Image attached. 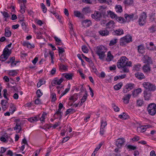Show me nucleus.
I'll use <instances>...</instances> for the list:
<instances>
[{
    "label": "nucleus",
    "mask_w": 156,
    "mask_h": 156,
    "mask_svg": "<svg viewBox=\"0 0 156 156\" xmlns=\"http://www.w3.org/2000/svg\"><path fill=\"white\" fill-rule=\"evenodd\" d=\"M132 41V37L130 35L128 34L120 38L119 40V44L120 46H125L127 44Z\"/></svg>",
    "instance_id": "1"
},
{
    "label": "nucleus",
    "mask_w": 156,
    "mask_h": 156,
    "mask_svg": "<svg viewBox=\"0 0 156 156\" xmlns=\"http://www.w3.org/2000/svg\"><path fill=\"white\" fill-rule=\"evenodd\" d=\"M142 85L145 90L150 92H154L156 90V86L151 83L149 82H144Z\"/></svg>",
    "instance_id": "2"
},
{
    "label": "nucleus",
    "mask_w": 156,
    "mask_h": 156,
    "mask_svg": "<svg viewBox=\"0 0 156 156\" xmlns=\"http://www.w3.org/2000/svg\"><path fill=\"white\" fill-rule=\"evenodd\" d=\"M147 110L149 115H154L156 113V104L154 103L150 104L147 106Z\"/></svg>",
    "instance_id": "3"
},
{
    "label": "nucleus",
    "mask_w": 156,
    "mask_h": 156,
    "mask_svg": "<svg viewBox=\"0 0 156 156\" xmlns=\"http://www.w3.org/2000/svg\"><path fill=\"white\" fill-rule=\"evenodd\" d=\"M127 60H128L125 56L121 57L117 62V66L119 69L122 68L126 66Z\"/></svg>",
    "instance_id": "4"
},
{
    "label": "nucleus",
    "mask_w": 156,
    "mask_h": 156,
    "mask_svg": "<svg viewBox=\"0 0 156 156\" xmlns=\"http://www.w3.org/2000/svg\"><path fill=\"white\" fill-rule=\"evenodd\" d=\"M11 52L8 48H5L3 51V53L0 56V60L2 62H4L7 59Z\"/></svg>",
    "instance_id": "5"
},
{
    "label": "nucleus",
    "mask_w": 156,
    "mask_h": 156,
    "mask_svg": "<svg viewBox=\"0 0 156 156\" xmlns=\"http://www.w3.org/2000/svg\"><path fill=\"white\" fill-rule=\"evenodd\" d=\"M147 17L146 13L144 12H143L140 15L138 20L140 26H141L144 25L146 23V19Z\"/></svg>",
    "instance_id": "6"
},
{
    "label": "nucleus",
    "mask_w": 156,
    "mask_h": 156,
    "mask_svg": "<svg viewBox=\"0 0 156 156\" xmlns=\"http://www.w3.org/2000/svg\"><path fill=\"white\" fill-rule=\"evenodd\" d=\"M80 21L81 22L82 26L84 28L89 27L92 25V22L89 20H80Z\"/></svg>",
    "instance_id": "7"
},
{
    "label": "nucleus",
    "mask_w": 156,
    "mask_h": 156,
    "mask_svg": "<svg viewBox=\"0 0 156 156\" xmlns=\"http://www.w3.org/2000/svg\"><path fill=\"white\" fill-rule=\"evenodd\" d=\"M125 142V140L124 138H119L116 141L115 145L119 149L121 148L123 145V144Z\"/></svg>",
    "instance_id": "8"
},
{
    "label": "nucleus",
    "mask_w": 156,
    "mask_h": 156,
    "mask_svg": "<svg viewBox=\"0 0 156 156\" xmlns=\"http://www.w3.org/2000/svg\"><path fill=\"white\" fill-rule=\"evenodd\" d=\"M98 32L99 35L102 37L107 36L110 34L109 31L106 27L100 30Z\"/></svg>",
    "instance_id": "9"
},
{
    "label": "nucleus",
    "mask_w": 156,
    "mask_h": 156,
    "mask_svg": "<svg viewBox=\"0 0 156 156\" xmlns=\"http://www.w3.org/2000/svg\"><path fill=\"white\" fill-rule=\"evenodd\" d=\"M91 16L93 19L97 21H99L102 17L99 12L98 11H95L94 14H91Z\"/></svg>",
    "instance_id": "10"
},
{
    "label": "nucleus",
    "mask_w": 156,
    "mask_h": 156,
    "mask_svg": "<svg viewBox=\"0 0 156 156\" xmlns=\"http://www.w3.org/2000/svg\"><path fill=\"white\" fill-rule=\"evenodd\" d=\"M107 124L106 121L102 120L101 121V129L100 133L101 135H103L105 131V127L107 126Z\"/></svg>",
    "instance_id": "11"
},
{
    "label": "nucleus",
    "mask_w": 156,
    "mask_h": 156,
    "mask_svg": "<svg viewBox=\"0 0 156 156\" xmlns=\"http://www.w3.org/2000/svg\"><path fill=\"white\" fill-rule=\"evenodd\" d=\"M123 34V30L121 28H119L114 30L112 33V34L113 35L117 36H120Z\"/></svg>",
    "instance_id": "12"
},
{
    "label": "nucleus",
    "mask_w": 156,
    "mask_h": 156,
    "mask_svg": "<svg viewBox=\"0 0 156 156\" xmlns=\"http://www.w3.org/2000/svg\"><path fill=\"white\" fill-rule=\"evenodd\" d=\"M147 48L151 51H156V46L154 45V43L152 42H150L149 46H147Z\"/></svg>",
    "instance_id": "13"
},
{
    "label": "nucleus",
    "mask_w": 156,
    "mask_h": 156,
    "mask_svg": "<svg viewBox=\"0 0 156 156\" xmlns=\"http://www.w3.org/2000/svg\"><path fill=\"white\" fill-rule=\"evenodd\" d=\"M142 89L139 88L137 89L134 90L132 91V95L133 97H135L137 96L139 93L142 92Z\"/></svg>",
    "instance_id": "14"
},
{
    "label": "nucleus",
    "mask_w": 156,
    "mask_h": 156,
    "mask_svg": "<svg viewBox=\"0 0 156 156\" xmlns=\"http://www.w3.org/2000/svg\"><path fill=\"white\" fill-rule=\"evenodd\" d=\"M144 97L145 100H149L151 96V94L150 91L145 90L144 91Z\"/></svg>",
    "instance_id": "15"
},
{
    "label": "nucleus",
    "mask_w": 156,
    "mask_h": 156,
    "mask_svg": "<svg viewBox=\"0 0 156 156\" xmlns=\"http://www.w3.org/2000/svg\"><path fill=\"white\" fill-rule=\"evenodd\" d=\"M135 76L138 79L141 80L145 78V76L142 73L137 72L135 74Z\"/></svg>",
    "instance_id": "16"
},
{
    "label": "nucleus",
    "mask_w": 156,
    "mask_h": 156,
    "mask_svg": "<svg viewBox=\"0 0 156 156\" xmlns=\"http://www.w3.org/2000/svg\"><path fill=\"white\" fill-rule=\"evenodd\" d=\"M115 22L113 21H110L106 24V28L108 29H112L114 28L115 26Z\"/></svg>",
    "instance_id": "17"
},
{
    "label": "nucleus",
    "mask_w": 156,
    "mask_h": 156,
    "mask_svg": "<svg viewBox=\"0 0 156 156\" xmlns=\"http://www.w3.org/2000/svg\"><path fill=\"white\" fill-rule=\"evenodd\" d=\"M22 44L24 46H27L28 48H33L35 47L34 44H31L28 41H23Z\"/></svg>",
    "instance_id": "18"
},
{
    "label": "nucleus",
    "mask_w": 156,
    "mask_h": 156,
    "mask_svg": "<svg viewBox=\"0 0 156 156\" xmlns=\"http://www.w3.org/2000/svg\"><path fill=\"white\" fill-rule=\"evenodd\" d=\"M131 95V94H126L124 95L122 99L123 100L125 104H128L129 103V101Z\"/></svg>",
    "instance_id": "19"
},
{
    "label": "nucleus",
    "mask_w": 156,
    "mask_h": 156,
    "mask_svg": "<svg viewBox=\"0 0 156 156\" xmlns=\"http://www.w3.org/2000/svg\"><path fill=\"white\" fill-rule=\"evenodd\" d=\"M147 126H141L139 127H138L137 129V132L139 133H143L145 132L147 128Z\"/></svg>",
    "instance_id": "20"
},
{
    "label": "nucleus",
    "mask_w": 156,
    "mask_h": 156,
    "mask_svg": "<svg viewBox=\"0 0 156 156\" xmlns=\"http://www.w3.org/2000/svg\"><path fill=\"white\" fill-rule=\"evenodd\" d=\"M14 130H16V133H19L22 131V128L20 124L16 123V126L13 128Z\"/></svg>",
    "instance_id": "21"
},
{
    "label": "nucleus",
    "mask_w": 156,
    "mask_h": 156,
    "mask_svg": "<svg viewBox=\"0 0 156 156\" xmlns=\"http://www.w3.org/2000/svg\"><path fill=\"white\" fill-rule=\"evenodd\" d=\"M144 47L142 44L138 45L137 47L138 51L139 53L143 54L144 52Z\"/></svg>",
    "instance_id": "22"
},
{
    "label": "nucleus",
    "mask_w": 156,
    "mask_h": 156,
    "mask_svg": "<svg viewBox=\"0 0 156 156\" xmlns=\"http://www.w3.org/2000/svg\"><path fill=\"white\" fill-rule=\"evenodd\" d=\"M11 35V32L10 30V28L8 27L5 28V36L6 37H9Z\"/></svg>",
    "instance_id": "23"
},
{
    "label": "nucleus",
    "mask_w": 156,
    "mask_h": 156,
    "mask_svg": "<svg viewBox=\"0 0 156 156\" xmlns=\"http://www.w3.org/2000/svg\"><path fill=\"white\" fill-rule=\"evenodd\" d=\"M113 56L111 54V51H109L108 52L106 61L108 62H110L113 59Z\"/></svg>",
    "instance_id": "24"
},
{
    "label": "nucleus",
    "mask_w": 156,
    "mask_h": 156,
    "mask_svg": "<svg viewBox=\"0 0 156 156\" xmlns=\"http://www.w3.org/2000/svg\"><path fill=\"white\" fill-rule=\"evenodd\" d=\"M143 71L144 73H147L150 71L151 68L149 65H145L143 67Z\"/></svg>",
    "instance_id": "25"
},
{
    "label": "nucleus",
    "mask_w": 156,
    "mask_h": 156,
    "mask_svg": "<svg viewBox=\"0 0 156 156\" xmlns=\"http://www.w3.org/2000/svg\"><path fill=\"white\" fill-rule=\"evenodd\" d=\"M144 63H147V65L152 64V61L151 58L149 56H146L145 58Z\"/></svg>",
    "instance_id": "26"
},
{
    "label": "nucleus",
    "mask_w": 156,
    "mask_h": 156,
    "mask_svg": "<svg viewBox=\"0 0 156 156\" xmlns=\"http://www.w3.org/2000/svg\"><path fill=\"white\" fill-rule=\"evenodd\" d=\"M135 87V84L132 83H130L126 84L125 86V87L128 88V89L130 90H132Z\"/></svg>",
    "instance_id": "27"
},
{
    "label": "nucleus",
    "mask_w": 156,
    "mask_h": 156,
    "mask_svg": "<svg viewBox=\"0 0 156 156\" xmlns=\"http://www.w3.org/2000/svg\"><path fill=\"white\" fill-rule=\"evenodd\" d=\"M1 13L2 14L4 18H5V21L7 20V19L10 17V15L7 12L5 11H1Z\"/></svg>",
    "instance_id": "28"
},
{
    "label": "nucleus",
    "mask_w": 156,
    "mask_h": 156,
    "mask_svg": "<svg viewBox=\"0 0 156 156\" xmlns=\"http://www.w3.org/2000/svg\"><path fill=\"white\" fill-rule=\"evenodd\" d=\"M99 10L100 12H99L101 15V16H104L106 14V12L105 8L103 7V6H101Z\"/></svg>",
    "instance_id": "29"
},
{
    "label": "nucleus",
    "mask_w": 156,
    "mask_h": 156,
    "mask_svg": "<svg viewBox=\"0 0 156 156\" xmlns=\"http://www.w3.org/2000/svg\"><path fill=\"white\" fill-rule=\"evenodd\" d=\"M124 16L126 20L129 21L133 19L134 17V14H132L128 15L126 14Z\"/></svg>",
    "instance_id": "30"
},
{
    "label": "nucleus",
    "mask_w": 156,
    "mask_h": 156,
    "mask_svg": "<svg viewBox=\"0 0 156 156\" xmlns=\"http://www.w3.org/2000/svg\"><path fill=\"white\" fill-rule=\"evenodd\" d=\"M99 57V58L101 60H103L105 56V52L103 51L97 54Z\"/></svg>",
    "instance_id": "31"
},
{
    "label": "nucleus",
    "mask_w": 156,
    "mask_h": 156,
    "mask_svg": "<svg viewBox=\"0 0 156 156\" xmlns=\"http://www.w3.org/2000/svg\"><path fill=\"white\" fill-rule=\"evenodd\" d=\"M58 51L59 53V55L61 57H63L62 54L65 52V50L63 48H61L60 47H58Z\"/></svg>",
    "instance_id": "32"
},
{
    "label": "nucleus",
    "mask_w": 156,
    "mask_h": 156,
    "mask_svg": "<svg viewBox=\"0 0 156 156\" xmlns=\"http://www.w3.org/2000/svg\"><path fill=\"white\" fill-rule=\"evenodd\" d=\"M116 20L118 22L121 23H123L126 21L124 18L121 17H118L117 16L116 18Z\"/></svg>",
    "instance_id": "33"
},
{
    "label": "nucleus",
    "mask_w": 156,
    "mask_h": 156,
    "mask_svg": "<svg viewBox=\"0 0 156 156\" xmlns=\"http://www.w3.org/2000/svg\"><path fill=\"white\" fill-rule=\"evenodd\" d=\"M78 95L77 94H74L69 98V100L73 101V102L77 100L78 98Z\"/></svg>",
    "instance_id": "34"
},
{
    "label": "nucleus",
    "mask_w": 156,
    "mask_h": 156,
    "mask_svg": "<svg viewBox=\"0 0 156 156\" xmlns=\"http://www.w3.org/2000/svg\"><path fill=\"white\" fill-rule=\"evenodd\" d=\"M28 121L31 122H37L38 120V118L37 116H34L29 118Z\"/></svg>",
    "instance_id": "35"
},
{
    "label": "nucleus",
    "mask_w": 156,
    "mask_h": 156,
    "mask_svg": "<svg viewBox=\"0 0 156 156\" xmlns=\"http://www.w3.org/2000/svg\"><path fill=\"white\" fill-rule=\"evenodd\" d=\"M24 20H20V23L21 24V26L22 27L23 29L25 31L26 30L27 26L26 25L25 23L23 21Z\"/></svg>",
    "instance_id": "36"
},
{
    "label": "nucleus",
    "mask_w": 156,
    "mask_h": 156,
    "mask_svg": "<svg viewBox=\"0 0 156 156\" xmlns=\"http://www.w3.org/2000/svg\"><path fill=\"white\" fill-rule=\"evenodd\" d=\"M119 118L122 119H126L129 118V116L125 113L123 112L122 115H120L119 116Z\"/></svg>",
    "instance_id": "37"
},
{
    "label": "nucleus",
    "mask_w": 156,
    "mask_h": 156,
    "mask_svg": "<svg viewBox=\"0 0 156 156\" xmlns=\"http://www.w3.org/2000/svg\"><path fill=\"white\" fill-rule=\"evenodd\" d=\"M122 85V83L121 82L114 86V87L115 90H119L121 88Z\"/></svg>",
    "instance_id": "38"
},
{
    "label": "nucleus",
    "mask_w": 156,
    "mask_h": 156,
    "mask_svg": "<svg viewBox=\"0 0 156 156\" xmlns=\"http://www.w3.org/2000/svg\"><path fill=\"white\" fill-rule=\"evenodd\" d=\"M55 41L56 42V44L57 45H61L62 44V43L60 39L58 38L56 36H55L54 37Z\"/></svg>",
    "instance_id": "39"
},
{
    "label": "nucleus",
    "mask_w": 156,
    "mask_h": 156,
    "mask_svg": "<svg viewBox=\"0 0 156 156\" xmlns=\"http://www.w3.org/2000/svg\"><path fill=\"white\" fill-rule=\"evenodd\" d=\"M126 77V74L122 75L120 76H117L114 77V81H116L119 79H123V78H125Z\"/></svg>",
    "instance_id": "40"
},
{
    "label": "nucleus",
    "mask_w": 156,
    "mask_h": 156,
    "mask_svg": "<svg viewBox=\"0 0 156 156\" xmlns=\"http://www.w3.org/2000/svg\"><path fill=\"white\" fill-rule=\"evenodd\" d=\"M108 14L110 15L111 18L112 19L115 18L116 19V18L117 17V15L111 11H108Z\"/></svg>",
    "instance_id": "41"
},
{
    "label": "nucleus",
    "mask_w": 156,
    "mask_h": 156,
    "mask_svg": "<svg viewBox=\"0 0 156 156\" xmlns=\"http://www.w3.org/2000/svg\"><path fill=\"white\" fill-rule=\"evenodd\" d=\"M103 47V46H99L97 47L96 48V54H98V53H100L101 52L103 51L102 48Z\"/></svg>",
    "instance_id": "42"
},
{
    "label": "nucleus",
    "mask_w": 156,
    "mask_h": 156,
    "mask_svg": "<svg viewBox=\"0 0 156 156\" xmlns=\"http://www.w3.org/2000/svg\"><path fill=\"white\" fill-rule=\"evenodd\" d=\"M88 96V94L87 91H85V94L83 95L82 98L81 99V101L82 102H84L86 100Z\"/></svg>",
    "instance_id": "43"
},
{
    "label": "nucleus",
    "mask_w": 156,
    "mask_h": 156,
    "mask_svg": "<svg viewBox=\"0 0 156 156\" xmlns=\"http://www.w3.org/2000/svg\"><path fill=\"white\" fill-rule=\"evenodd\" d=\"M95 0H82V2L86 4H93L95 3Z\"/></svg>",
    "instance_id": "44"
},
{
    "label": "nucleus",
    "mask_w": 156,
    "mask_h": 156,
    "mask_svg": "<svg viewBox=\"0 0 156 156\" xmlns=\"http://www.w3.org/2000/svg\"><path fill=\"white\" fill-rule=\"evenodd\" d=\"M59 68L60 70L66 71L67 69V66L63 64H60L59 65Z\"/></svg>",
    "instance_id": "45"
},
{
    "label": "nucleus",
    "mask_w": 156,
    "mask_h": 156,
    "mask_svg": "<svg viewBox=\"0 0 156 156\" xmlns=\"http://www.w3.org/2000/svg\"><path fill=\"white\" fill-rule=\"evenodd\" d=\"M16 109V107L14 106L13 104L11 103L9 109L11 113L12 114L15 111Z\"/></svg>",
    "instance_id": "46"
},
{
    "label": "nucleus",
    "mask_w": 156,
    "mask_h": 156,
    "mask_svg": "<svg viewBox=\"0 0 156 156\" xmlns=\"http://www.w3.org/2000/svg\"><path fill=\"white\" fill-rule=\"evenodd\" d=\"M144 104V101L142 100L138 99L136 101V105L138 107H141Z\"/></svg>",
    "instance_id": "47"
},
{
    "label": "nucleus",
    "mask_w": 156,
    "mask_h": 156,
    "mask_svg": "<svg viewBox=\"0 0 156 156\" xmlns=\"http://www.w3.org/2000/svg\"><path fill=\"white\" fill-rule=\"evenodd\" d=\"M117 39L116 38H115L111 40L109 44V46H113L115 45L117 42Z\"/></svg>",
    "instance_id": "48"
},
{
    "label": "nucleus",
    "mask_w": 156,
    "mask_h": 156,
    "mask_svg": "<svg viewBox=\"0 0 156 156\" xmlns=\"http://www.w3.org/2000/svg\"><path fill=\"white\" fill-rule=\"evenodd\" d=\"M141 67V65L138 63L134 66H133V69L137 71H139L140 70Z\"/></svg>",
    "instance_id": "49"
},
{
    "label": "nucleus",
    "mask_w": 156,
    "mask_h": 156,
    "mask_svg": "<svg viewBox=\"0 0 156 156\" xmlns=\"http://www.w3.org/2000/svg\"><path fill=\"white\" fill-rule=\"evenodd\" d=\"M64 76L67 79L70 80L72 79V75L71 73H66L65 74Z\"/></svg>",
    "instance_id": "50"
},
{
    "label": "nucleus",
    "mask_w": 156,
    "mask_h": 156,
    "mask_svg": "<svg viewBox=\"0 0 156 156\" xmlns=\"http://www.w3.org/2000/svg\"><path fill=\"white\" fill-rule=\"evenodd\" d=\"M116 12H121L122 11V7L120 5H116Z\"/></svg>",
    "instance_id": "51"
},
{
    "label": "nucleus",
    "mask_w": 156,
    "mask_h": 156,
    "mask_svg": "<svg viewBox=\"0 0 156 156\" xmlns=\"http://www.w3.org/2000/svg\"><path fill=\"white\" fill-rule=\"evenodd\" d=\"M75 112V111L74 109L73 108H69L66 111V113L65 115H67L69 113H73L74 112Z\"/></svg>",
    "instance_id": "52"
},
{
    "label": "nucleus",
    "mask_w": 156,
    "mask_h": 156,
    "mask_svg": "<svg viewBox=\"0 0 156 156\" xmlns=\"http://www.w3.org/2000/svg\"><path fill=\"white\" fill-rule=\"evenodd\" d=\"M58 78L57 77L55 78L52 81L51 84L52 86H55L56 84L57 85Z\"/></svg>",
    "instance_id": "53"
},
{
    "label": "nucleus",
    "mask_w": 156,
    "mask_h": 156,
    "mask_svg": "<svg viewBox=\"0 0 156 156\" xmlns=\"http://www.w3.org/2000/svg\"><path fill=\"white\" fill-rule=\"evenodd\" d=\"M20 11L21 13L22 14L24 13L25 12V8L26 6L25 5H23V6L22 5H20Z\"/></svg>",
    "instance_id": "54"
},
{
    "label": "nucleus",
    "mask_w": 156,
    "mask_h": 156,
    "mask_svg": "<svg viewBox=\"0 0 156 156\" xmlns=\"http://www.w3.org/2000/svg\"><path fill=\"white\" fill-rule=\"evenodd\" d=\"M37 96L38 98H40L43 95V93L41 92L40 89H38L36 91Z\"/></svg>",
    "instance_id": "55"
},
{
    "label": "nucleus",
    "mask_w": 156,
    "mask_h": 156,
    "mask_svg": "<svg viewBox=\"0 0 156 156\" xmlns=\"http://www.w3.org/2000/svg\"><path fill=\"white\" fill-rule=\"evenodd\" d=\"M127 148L130 150H134L137 149V147L131 145H129L127 146Z\"/></svg>",
    "instance_id": "56"
},
{
    "label": "nucleus",
    "mask_w": 156,
    "mask_h": 156,
    "mask_svg": "<svg viewBox=\"0 0 156 156\" xmlns=\"http://www.w3.org/2000/svg\"><path fill=\"white\" fill-rule=\"evenodd\" d=\"M4 101L3 100H1V105H2V110L4 111H5L6 109L7 108V105H4V104H3V101Z\"/></svg>",
    "instance_id": "57"
},
{
    "label": "nucleus",
    "mask_w": 156,
    "mask_h": 156,
    "mask_svg": "<svg viewBox=\"0 0 156 156\" xmlns=\"http://www.w3.org/2000/svg\"><path fill=\"white\" fill-rule=\"evenodd\" d=\"M51 97L52 101H55L57 99L56 94L55 93H52L51 94Z\"/></svg>",
    "instance_id": "58"
},
{
    "label": "nucleus",
    "mask_w": 156,
    "mask_h": 156,
    "mask_svg": "<svg viewBox=\"0 0 156 156\" xmlns=\"http://www.w3.org/2000/svg\"><path fill=\"white\" fill-rule=\"evenodd\" d=\"M9 75L14 76L16 75L17 73L15 70H12L9 72Z\"/></svg>",
    "instance_id": "59"
},
{
    "label": "nucleus",
    "mask_w": 156,
    "mask_h": 156,
    "mask_svg": "<svg viewBox=\"0 0 156 156\" xmlns=\"http://www.w3.org/2000/svg\"><path fill=\"white\" fill-rule=\"evenodd\" d=\"M79 18H80L79 21L80 20H85V17L83 14H81L80 12H79Z\"/></svg>",
    "instance_id": "60"
},
{
    "label": "nucleus",
    "mask_w": 156,
    "mask_h": 156,
    "mask_svg": "<svg viewBox=\"0 0 156 156\" xmlns=\"http://www.w3.org/2000/svg\"><path fill=\"white\" fill-rule=\"evenodd\" d=\"M148 30L150 31V32L151 33H153L156 31V30L155 28V26L154 25H153L152 26L149 27Z\"/></svg>",
    "instance_id": "61"
},
{
    "label": "nucleus",
    "mask_w": 156,
    "mask_h": 156,
    "mask_svg": "<svg viewBox=\"0 0 156 156\" xmlns=\"http://www.w3.org/2000/svg\"><path fill=\"white\" fill-rule=\"evenodd\" d=\"M82 49L84 53H87L88 52L87 48L85 45L82 46Z\"/></svg>",
    "instance_id": "62"
},
{
    "label": "nucleus",
    "mask_w": 156,
    "mask_h": 156,
    "mask_svg": "<svg viewBox=\"0 0 156 156\" xmlns=\"http://www.w3.org/2000/svg\"><path fill=\"white\" fill-rule=\"evenodd\" d=\"M41 7L42 9V10L43 12L44 13H45L46 12L47 9V8L46 7L45 5L43 3H42L41 5Z\"/></svg>",
    "instance_id": "63"
},
{
    "label": "nucleus",
    "mask_w": 156,
    "mask_h": 156,
    "mask_svg": "<svg viewBox=\"0 0 156 156\" xmlns=\"http://www.w3.org/2000/svg\"><path fill=\"white\" fill-rule=\"evenodd\" d=\"M112 107L113 108L114 111L116 112H118L119 111V108L115 104H113L112 105Z\"/></svg>",
    "instance_id": "64"
}]
</instances>
